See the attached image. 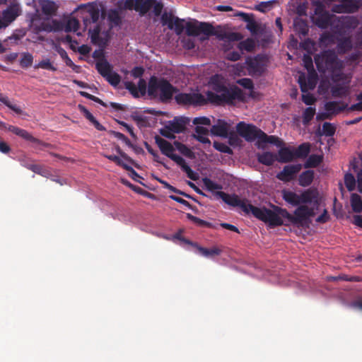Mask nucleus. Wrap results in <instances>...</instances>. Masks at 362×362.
Instances as JSON below:
<instances>
[{
	"mask_svg": "<svg viewBox=\"0 0 362 362\" xmlns=\"http://www.w3.org/2000/svg\"><path fill=\"white\" fill-rule=\"evenodd\" d=\"M215 196L221 199L224 203L233 206L239 207L246 214H252L257 219L269 224L271 227L281 226L284 224L281 217L276 212L266 208H259L250 203L246 199H241L235 194H229L223 191H216Z\"/></svg>",
	"mask_w": 362,
	"mask_h": 362,
	"instance_id": "nucleus-1",
	"label": "nucleus"
},
{
	"mask_svg": "<svg viewBox=\"0 0 362 362\" xmlns=\"http://www.w3.org/2000/svg\"><path fill=\"white\" fill-rule=\"evenodd\" d=\"M283 199L288 204L298 206L293 211V214L288 213L286 209L279 208L281 217L288 220L290 223L298 227L303 226L308 222L310 218L315 216V208L310 207L305 204H301L299 196L293 191H284Z\"/></svg>",
	"mask_w": 362,
	"mask_h": 362,
	"instance_id": "nucleus-2",
	"label": "nucleus"
},
{
	"mask_svg": "<svg viewBox=\"0 0 362 362\" xmlns=\"http://www.w3.org/2000/svg\"><path fill=\"white\" fill-rule=\"evenodd\" d=\"M186 35L190 37H197L204 35L207 37L216 36L217 39L228 42H238L242 36L239 33L227 32L221 26L215 28L212 24L206 22H199L197 20L185 23Z\"/></svg>",
	"mask_w": 362,
	"mask_h": 362,
	"instance_id": "nucleus-3",
	"label": "nucleus"
},
{
	"mask_svg": "<svg viewBox=\"0 0 362 362\" xmlns=\"http://www.w3.org/2000/svg\"><path fill=\"white\" fill-rule=\"evenodd\" d=\"M177 88L173 86L166 78H158L156 76H150L147 85V94L151 99H158L159 101L166 103L171 101Z\"/></svg>",
	"mask_w": 362,
	"mask_h": 362,
	"instance_id": "nucleus-4",
	"label": "nucleus"
},
{
	"mask_svg": "<svg viewBox=\"0 0 362 362\" xmlns=\"http://www.w3.org/2000/svg\"><path fill=\"white\" fill-rule=\"evenodd\" d=\"M124 8L126 10H134L142 16H145L152 9L154 16H160V13H162L163 4L157 0H125Z\"/></svg>",
	"mask_w": 362,
	"mask_h": 362,
	"instance_id": "nucleus-5",
	"label": "nucleus"
},
{
	"mask_svg": "<svg viewBox=\"0 0 362 362\" xmlns=\"http://www.w3.org/2000/svg\"><path fill=\"white\" fill-rule=\"evenodd\" d=\"M315 6L314 16H312V22L317 28L325 30L327 29L334 24L337 17L332 14L325 9V5L320 1L313 2Z\"/></svg>",
	"mask_w": 362,
	"mask_h": 362,
	"instance_id": "nucleus-6",
	"label": "nucleus"
},
{
	"mask_svg": "<svg viewBox=\"0 0 362 362\" xmlns=\"http://www.w3.org/2000/svg\"><path fill=\"white\" fill-rule=\"evenodd\" d=\"M210 99L218 103L232 104L234 100L243 101L244 94L237 86L228 88L226 86H221L218 94L208 92Z\"/></svg>",
	"mask_w": 362,
	"mask_h": 362,
	"instance_id": "nucleus-7",
	"label": "nucleus"
},
{
	"mask_svg": "<svg viewBox=\"0 0 362 362\" xmlns=\"http://www.w3.org/2000/svg\"><path fill=\"white\" fill-rule=\"evenodd\" d=\"M174 99H175L176 103L179 105L197 106L204 105L207 103L205 97L202 94L197 93H177Z\"/></svg>",
	"mask_w": 362,
	"mask_h": 362,
	"instance_id": "nucleus-8",
	"label": "nucleus"
},
{
	"mask_svg": "<svg viewBox=\"0 0 362 362\" xmlns=\"http://www.w3.org/2000/svg\"><path fill=\"white\" fill-rule=\"evenodd\" d=\"M236 132L239 136L243 137L245 141L252 142L261 136V133H264L260 129L252 124H245L244 122H238L236 125Z\"/></svg>",
	"mask_w": 362,
	"mask_h": 362,
	"instance_id": "nucleus-9",
	"label": "nucleus"
},
{
	"mask_svg": "<svg viewBox=\"0 0 362 362\" xmlns=\"http://www.w3.org/2000/svg\"><path fill=\"white\" fill-rule=\"evenodd\" d=\"M245 64L248 74L252 77H259L264 73L266 69L264 57L260 55L253 58H246Z\"/></svg>",
	"mask_w": 362,
	"mask_h": 362,
	"instance_id": "nucleus-10",
	"label": "nucleus"
},
{
	"mask_svg": "<svg viewBox=\"0 0 362 362\" xmlns=\"http://www.w3.org/2000/svg\"><path fill=\"white\" fill-rule=\"evenodd\" d=\"M155 143L158 146L162 154L168 157L172 160L181 162L184 160L182 157L173 153L174 146L168 141L159 136H156V137H155Z\"/></svg>",
	"mask_w": 362,
	"mask_h": 362,
	"instance_id": "nucleus-11",
	"label": "nucleus"
},
{
	"mask_svg": "<svg viewBox=\"0 0 362 362\" xmlns=\"http://www.w3.org/2000/svg\"><path fill=\"white\" fill-rule=\"evenodd\" d=\"M89 37L90 42L94 45L99 46L101 49H103L107 46L108 39L110 38L107 31H100V27L99 25L95 26L93 30H89Z\"/></svg>",
	"mask_w": 362,
	"mask_h": 362,
	"instance_id": "nucleus-12",
	"label": "nucleus"
},
{
	"mask_svg": "<svg viewBox=\"0 0 362 362\" xmlns=\"http://www.w3.org/2000/svg\"><path fill=\"white\" fill-rule=\"evenodd\" d=\"M301 164H291L284 165L283 170L277 173L276 178L279 180L288 182L293 180L296 174L300 172Z\"/></svg>",
	"mask_w": 362,
	"mask_h": 362,
	"instance_id": "nucleus-13",
	"label": "nucleus"
},
{
	"mask_svg": "<svg viewBox=\"0 0 362 362\" xmlns=\"http://www.w3.org/2000/svg\"><path fill=\"white\" fill-rule=\"evenodd\" d=\"M341 4H334L332 7L334 13H354L360 8V4L356 0H341Z\"/></svg>",
	"mask_w": 362,
	"mask_h": 362,
	"instance_id": "nucleus-14",
	"label": "nucleus"
},
{
	"mask_svg": "<svg viewBox=\"0 0 362 362\" xmlns=\"http://www.w3.org/2000/svg\"><path fill=\"white\" fill-rule=\"evenodd\" d=\"M124 87H125V89L129 90V93H130L134 98H139L140 96H144L146 93V81L142 78L139 79L138 86H136V85L132 81H124Z\"/></svg>",
	"mask_w": 362,
	"mask_h": 362,
	"instance_id": "nucleus-15",
	"label": "nucleus"
},
{
	"mask_svg": "<svg viewBox=\"0 0 362 362\" xmlns=\"http://www.w3.org/2000/svg\"><path fill=\"white\" fill-rule=\"evenodd\" d=\"M189 123V119L185 117H176L170 120L165 125V129H168L172 133H183L186 129V126Z\"/></svg>",
	"mask_w": 362,
	"mask_h": 362,
	"instance_id": "nucleus-16",
	"label": "nucleus"
},
{
	"mask_svg": "<svg viewBox=\"0 0 362 362\" xmlns=\"http://www.w3.org/2000/svg\"><path fill=\"white\" fill-rule=\"evenodd\" d=\"M316 73L308 72L307 78L303 74L298 76V84H300V91L302 93H308V90L315 89L316 84Z\"/></svg>",
	"mask_w": 362,
	"mask_h": 362,
	"instance_id": "nucleus-17",
	"label": "nucleus"
},
{
	"mask_svg": "<svg viewBox=\"0 0 362 362\" xmlns=\"http://www.w3.org/2000/svg\"><path fill=\"white\" fill-rule=\"evenodd\" d=\"M298 196H300V204H302V205L313 204L315 207H317L320 204V201H318V192L315 188H308L303 191Z\"/></svg>",
	"mask_w": 362,
	"mask_h": 362,
	"instance_id": "nucleus-18",
	"label": "nucleus"
},
{
	"mask_svg": "<svg viewBox=\"0 0 362 362\" xmlns=\"http://www.w3.org/2000/svg\"><path fill=\"white\" fill-rule=\"evenodd\" d=\"M235 16L241 17L243 22L246 23V29L252 35H257L259 31V26L253 18V14H248L243 12H238Z\"/></svg>",
	"mask_w": 362,
	"mask_h": 362,
	"instance_id": "nucleus-19",
	"label": "nucleus"
},
{
	"mask_svg": "<svg viewBox=\"0 0 362 362\" xmlns=\"http://www.w3.org/2000/svg\"><path fill=\"white\" fill-rule=\"evenodd\" d=\"M180 240L188 245L197 247L198 252H199V253L202 254L203 257H213L214 256L219 255L220 254H221V250L216 247H213L211 248H205L203 247L202 246L198 245L197 243H192L190 240L185 238H181Z\"/></svg>",
	"mask_w": 362,
	"mask_h": 362,
	"instance_id": "nucleus-20",
	"label": "nucleus"
},
{
	"mask_svg": "<svg viewBox=\"0 0 362 362\" xmlns=\"http://www.w3.org/2000/svg\"><path fill=\"white\" fill-rule=\"evenodd\" d=\"M104 156L109 159V160L114 162L117 165L122 167L124 170L130 173L131 178H132L133 180L138 182L137 178L141 177L133 168L124 163L119 156L115 155H105Z\"/></svg>",
	"mask_w": 362,
	"mask_h": 362,
	"instance_id": "nucleus-21",
	"label": "nucleus"
},
{
	"mask_svg": "<svg viewBox=\"0 0 362 362\" xmlns=\"http://www.w3.org/2000/svg\"><path fill=\"white\" fill-rule=\"evenodd\" d=\"M7 131L23 138V139L30 141V143L40 144V141L37 138L32 136L28 131L21 129L13 125H8L6 128Z\"/></svg>",
	"mask_w": 362,
	"mask_h": 362,
	"instance_id": "nucleus-22",
	"label": "nucleus"
},
{
	"mask_svg": "<svg viewBox=\"0 0 362 362\" xmlns=\"http://www.w3.org/2000/svg\"><path fill=\"white\" fill-rule=\"evenodd\" d=\"M228 124L223 120L218 119L216 124L212 125L211 129H210V134L214 136L226 138L228 135Z\"/></svg>",
	"mask_w": 362,
	"mask_h": 362,
	"instance_id": "nucleus-23",
	"label": "nucleus"
},
{
	"mask_svg": "<svg viewBox=\"0 0 362 362\" xmlns=\"http://www.w3.org/2000/svg\"><path fill=\"white\" fill-rule=\"evenodd\" d=\"M277 161L281 163H288L296 157L293 151L288 147H281L277 152Z\"/></svg>",
	"mask_w": 362,
	"mask_h": 362,
	"instance_id": "nucleus-24",
	"label": "nucleus"
},
{
	"mask_svg": "<svg viewBox=\"0 0 362 362\" xmlns=\"http://www.w3.org/2000/svg\"><path fill=\"white\" fill-rule=\"evenodd\" d=\"M347 105L340 102L329 101L325 104V110L329 114L334 115L341 112L343 110H346Z\"/></svg>",
	"mask_w": 362,
	"mask_h": 362,
	"instance_id": "nucleus-25",
	"label": "nucleus"
},
{
	"mask_svg": "<svg viewBox=\"0 0 362 362\" xmlns=\"http://www.w3.org/2000/svg\"><path fill=\"white\" fill-rule=\"evenodd\" d=\"M195 134H193V138L202 143L203 144H208V146L211 145L210 140L206 136L208 135V133L210 132L208 129L202 127L200 125H197L194 129Z\"/></svg>",
	"mask_w": 362,
	"mask_h": 362,
	"instance_id": "nucleus-26",
	"label": "nucleus"
},
{
	"mask_svg": "<svg viewBox=\"0 0 362 362\" xmlns=\"http://www.w3.org/2000/svg\"><path fill=\"white\" fill-rule=\"evenodd\" d=\"M78 110L85 116L86 119L90 121L98 131H104L105 128L100 124L88 109L82 105H78Z\"/></svg>",
	"mask_w": 362,
	"mask_h": 362,
	"instance_id": "nucleus-27",
	"label": "nucleus"
},
{
	"mask_svg": "<svg viewBox=\"0 0 362 362\" xmlns=\"http://www.w3.org/2000/svg\"><path fill=\"white\" fill-rule=\"evenodd\" d=\"M88 17L83 18V23L86 25L87 22L96 23L100 18V8L95 4H90L88 6Z\"/></svg>",
	"mask_w": 362,
	"mask_h": 362,
	"instance_id": "nucleus-28",
	"label": "nucleus"
},
{
	"mask_svg": "<svg viewBox=\"0 0 362 362\" xmlns=\"http://www.w3.org/2000/svg\"><path fill=\"white\" fill-rule=\"evenodd\" d=\"M40 10L42 13L47 16H52L57 11V6L53 1L51 0H38Z\"/></svg>",
	"mask_w": 362,
	"mask_h": 362,
	"instance_id": "nucleus-29",
	"label": "nucleus"
},
{
	"mask_svg": "<svg viewBox=\"0 0 362 362\" xmlns=\"http://www.w3.org/2000/svg\"><path fill=\"white\" fill-rule=\"evenodd\" d=\"M257 161L264 165L271 166L277 161V156L273 152H262L257 154Z\"/></svg>",
	"mask_w": 362,
	"mask_h": 362,
	"instance_id": "nucleus-30",
	"label": "nucleus"
},
{
	"mask_svg": "<svg viewBox=\"0 0 362 362\" xmlns=\"http://www.w3.org/2000/svg\"><path fill=\"white\" fill-rule=\"evenodd\" d=\"M315 57L324 61L325 64L328 65L331 69L334 67L337 60V55L331 51H325L321 54H317Z\"/></svg>",
	"mask_w": 362,
	"mask_h": 362,
	"instance_id": "nucleus-31",
	"label": "nucleus"
},
{
	"mask_svg": "<svg viewBox=\"0 0 362 362\" xmlns=\"http://www.w3.org/2000/svg\"><path fill=\"white\" fill-rule=\"evenodd\" d=\"M293 28L298 34L305 36L308 33V25L305 20L297 18L293 21Z\"/></svg>",
	"mask_w": 362,
	"mask_h": 362,
	"instance_id": "nucleus-32",
	"label": "nucleus"
},
{
	"mask_svg": "<svg viewBox=\"0 0 362 362\" xmlns=\"http://www.w3.org/2000/svg\"><path fill=\"white\" fill-rule=\"evenodd\" d=\"M257 140H259V143L269 144L275 145L277 147H281L282 146L281 140H280L277 136H269L264 132H262V136L257 138Z\"/></svg>",
	"mask_w": 362,
	"mask_h": 362,
	"instance_id": "nucleus-33",
	"label": "nucleus"
},
{
	"mask_svg": "<svg viewBox=\"0 0 362 362\" xmlns=\"http://www.w3.org/2000/svg\"><path fill=\"white\" fill-rule=\"evenodd\" d=\"M0 102H1V103H3L4 105H5L8 108H9V110H11V111H13V112H15L16 114L17 115H26V114H25L23 112V111L21 110V107H19L18 105H17L16 104H14L13 103H11L10 100H9V98H8V97L4 95L2 93H0Z\"/></svg>",
	"mask_w": 362,
	"mask_h": 362,
	"instance_id": "nucleus-34",
	"label": "nucleus"
},
{
	"mask_svg": "<svg viewBox=\"0 0 362 362\" xmlns=\"http://www.w3.org/2000/svg\"><path fill=\"white\" fill-rule=\"evenodd\" d=\"M313 180V171L308 170L303 171L302 174L298 176V185L300 187H308Z\"/></svg>",
	"mask_w": 362,
	"mask_h": 362,
	"instance_id": "nucleus-35",
	"label": "nucleus"
},
{
	"mask_svg": "<svg viewBox=\"0 0 362 362\" xmlns=\"http://www.w3.org/2000/svg\"><path fill=\"white\" fill-rule=\"evenodd\" d=\"M96 69L98 72H99V74L102 76L115 73V71H112V66H110V63H108L107 60H103L101 62H97Z\"/></svg>",
	"mask_w": 362,
	"mask_h": 362,
	"instance_id": "nucleus-36",
	"label": "nucleus"
},
{
	"mask_svg": "<svg viewBox=\"0 0 362 362\" xmlns=\"http://www.w3.org/2000/svg\"><path fill=\"white\" fill-rule=\"evenodd\" d=\"M322 156L317 154H312L308 156L305 164H303V167H305V168H315L322 163Z\"/></svg>",
	"mask_w": 362,
	"mask_h": 362,
	"instance_id": "nucleus-37",
	"label": "nucleus"
},
{
	"mask_svg": "<svg viewBox=\"0 0 362 362\" xmlns=\"http://www.w3.org/2000/svg\"><path fill=\"white\" fill-rule=\"evenodd\" d=\"M173 145L175 146L176 149L178 150L181 154L186 156V158H189L190 159L195 158V155L194 154L193 151H191V149L188 148L185 144L175 141H174Z\"/></svg>",
	"mask_w": 362,
	"mask_h": 362,
	"instance_id": "nucleus-38",
	"label": "nucleus"
},
{
	"mask_svg": "<svg viewBox=\"0 0 362 362\" xmlns=\"http://www.w3.org/2000/svg\"><path fill=\"white\" fill-rule=\"evenodd\" d=\"M57 52H58L59 57H61V58L63 59L64 61H65L66 66L71 68L74 71H77L76 70L78 69V66H76L71 61V58L69 57V55L67 54L65 49L59 47L58 48H57Z\"/></svg>",
	"mask_w": 362,
	"mask_h": 362,
	"instance_id": "nucleus-39",
	"label": "nucleus"
},
{
	"mask_svg": "<svg viewBox=\"0 0 362 362\" xmlns=\"http://www.w3.org/2000/svg\"><path fill=\"white\" fill-rule=\"evenodd\" d=\"M351 207H352L353 211L357 214H360L362 211L361 198V196L356 193H354L351 195Z\"/></svg>",
	"mask_w": 362,
	"mask_h": 362,
	"instance_id": "nucleus-40",
	"label": "nucleus"
},
{
	"mask_svg": "<svg viewBox=\"0 0 362 362\" xmlns=\"http://www.w3.org/2000/svg\"><path fill=\"white\" fill-rule=\"evenodd\" d=\"M175 162L177 165L180 166L181 170L187 175L188 178L194 181L197 180V175H196V173L191 169L190 166L186 163L185 160H182L181 162Z\"/></svg>",
	"mask_w": 362,
	"mask_h": 362,
	"instance_id": "nucleus-41",
	"label": "nucleus"
},
{
	"mask_svg": "<svg viewBox=\"0 0 362 362\" xmlns=\"http://www.w3.org/2000/svg\"><path fill=\"white\" fill-rule=\"evenodd\" d=\"M33 57L29 52H23L21 54L20 65L21 68L27 69L33 65Z\"/></svg>",
	"mask_w": 362,
	"mask_h": 362,
	"instance_id": "nucleus-42",
	"label": "nucleus"
},
{
	"mask_svg": "<svg viewBox=\"0 0 362 362\" xmlns=\"http://www.w3.org/2000/svg\"><path fill=\"white\" fill-rule=\"evenodd\" d=\"M356 179L353 174L348 173L345 174V177H344V182H345V186L346 189L349 192H353L356 188Z\"/></svg>",
	"mask_w": 362,
	"mask_h": 362,
	"instance_id": "nucleus-43",
	"label": "nucleus"
},
{
	"mask_svg": "<svg viewBox=\"0 0 362 362\" xmlns=\"http://www.w3.org/2000/svg\"><path fill=\"white\" fill-rule=\"evenodd\" d=\"M315 115V108L308 107L303 112V124L308 125Z\"/></svg>",
	"mask_w": 362,
	"mask_h": 362,
	"instance_id": "nucleus-44",
	"label": "nucleus"
},
{
	"mask_svg": "<svg viewBox=\"0 0 362 362\" xmlns=\"http://www.w3.org/2000/svg\"><path fill=\"white\" fill-rule=\"evenodd\" d=\"M176 18H179L174 16L171 13H164L161 16V23L163 25L168 26L169 29L173 30V24Z\"/></svg>",
	"mask_w": 362,
	"mask_h": 362,
	"instance_id": "nucleus-45",
	"label": "nucleus"
},
{
	"mask_svg": "<svg viewBox=\"0 0 362 362\" xmlns=\"http://www.w3.org/2000/svg\"><path fill=\"white\" fill-rule=\"evenodd\" d=\"M186 217H187L188 220L197 223L198 226L200 227H207V228H211L212 224L208 221H205L203 219H201L198 216H195L189 213L186 214Z\"/></svg>",
	"mask_w": 362,
	"mask_h": 362,
	"instance_id": "nucleus-46",
	"label": "nucleus"
},
{
	"mask_svg": "<svg viewBox=\"0 0 362 362\" xmlns=\"http://www.w3.org/2000/svg\"><path fill=\"white\" fill-rule=\"evenodd\" d=\"M295 155L297 156V158H305L308 156L309 153V144L307 143H303L298 146L296 150H293Z\"/></svg>",
	"mask_w": 362,
	"mask_h": 362,
	"instance_id": "nucleus-47",
	"label": "nucleus"
},
{
	"mask_svg": "<svg viewBox=\"0 0 362 362\" xmlns=\"http://www.w3.org/2000/svg\"><path fill=\"white\" fill-rule=\"evenodd\" d=\"M35 69H42L52 71H57V68L52 65L49 59H45L38 62L37 64L35 65Z\"/></svg>",
	"mask_w": 362,
	"mask_h": 362,
	"instance_id": "nucleus-48",
	"label": "nucleus"
},
{
	"mask_svg": "<svg viewBox=\"0 0 362 362\" xmlns=\"http://www.w3.org/2000/svg\"><path fill=\"white\" fill-rule=\"evenodd\" d=\"M79 23L76 18H71L68 20L65 25V32H76L78 30Z\"/></svg>",
	"mask_w": 362,
	"mask_h": 362,
	"instance_id": "nucleus-49",
	"label": "nucleus"
},
{
	"mask_svg": "<svg viewBox=\"0 0 362 362\" xmlns=\"http://www.w3.org/2000/svg\"><path fill=\"white\" fill-rule=\"evenodd\" d=\"M203 185H204L205 188L209 191L214 190H219L221 189L222 186L214 181L210 180L208 177H205L203 179Z\"/></svg>",
	"mask_w": 362,
	"mask_h": 362,
	"instance_id": "nucleus-50",
	"label": "nucleus"
},
{
	"mask_svg": "<svg viewBox=\"0 0 362 362\" xmlns=\"http://www.w3.org/2000/svg\"><path fill=\"white\" fill-rule=\"evenodd\" d=\"M238 49L240 50H245L246 52H251L254 49L253 40L250 38L246 39V40L240 41L238 43Z\"/></svg>",
	"mask_w": 362,
	"mask_h": 362,
	"instance_id": "nucleus-51",
	"label": "nucleus"
},
{
	"mask_svg": "<svg viewBox=\"0 0 362 362\" xmlns=\"http://www.w3.org/2000/svg\"><path fill=\"white\" fill-rule=\"evenodd\" d=\"M102 77L106 79V81L114 87L118 86L119 82H121V76L117 73H113Z\"/></svg>",
	"mask_w": 362,
	"mask_h": 362,
	"instance_id": "nucleus-52",
	"label": "nucleus"
},
{
	"mask_svg": "<svg viewBox=\"0 0 362 362\" xmlns=\"http://www.w3.org/2000/svg\"><path fill=\"white\" fill-rule=\"evenodd\" d=\"M184 22V19H181L179 18H176L175 21H174L173 30L177 35H180L182 33H183L185 28Z\"/></svg>",
	"mask_w": 362,
	"mask_h": 362,
	"instance_id": "nucleus-53",
	"label": "nucleus"
},
{
	"mask_svg": "<svg viewBox=\"0 0 362 362\" xmlns=\"http://www.w3.org/2000/svg\"><path fill=\"white\" fill-rule=\"evenodd\" d=\"M214 148L221 153L232 154V149L226 144L218 141L214 142Z\"/></svg>",
	"mask_w": 362,
	"mask_h": 362,
	"instance_id": "nucleus-54",
	"label": "nucleus"
},
{
	"mask_svg": "<svg viewBox=\"0 0 362 362\" xmlns=\"http://www.w3.org/2000/svg\"><path fill=\"white\" fill-rule=\"evenodd\" d=\"M25 168L33 172L35 174L41 175L42 176H46V175H47V171L44 168H42V165L37 164L27 165V168Z\"/></svg>",
	"mask_w": 362,
	"mask_h": 362,
	"instance_id": "nucleus-55",
	"label": "nucleus"
},
{
	"mask_svg": "<svg viewBox=\"0 0 362 362\" xmlns=\"http://www.w3.org/2000/svg\"><path fill=\"white\" fill-rule=\"evenodd\" d=\"M335 132V128L334 125L328 122H325L322 124V134L326 136H332Z\"/></svg>",
	"mask_w": 362,
	"mask_h": 362,
	"instance_id": "nucleus-56",
	"label": "nucleus"
},
{
	"mask_svg": "<svg viewBox=\"0 0 362 362\" xmlns=\"http://www.w3.org/2000/svg\"><path fill=\"white\" fill-rule=\"evenodd\" d=\"M78 93H80V95H81V96H83V97H84V98H87V99H88L90 100H92V101H93V102H95V103H98V104H99V105H102V106H103L105 107H107V104L105 103V102H103L101 99H100L99 98H98V97H96V96H95L93 95H91L90 93H88L83 92V91H81Z\"/></svg>",
	"mask_w": 362,
	"mask_h": 362,
	"instance_id": "nucleus-57",
	"label": "nucleus"
},
{
	"mask_svg": "<svg viewBox=\"0 0 362 362\" xmlns=\"http://www.w3.org/2000/svg\"><path fill=\"white\" fill-rule=\"evenodd\" d=\"M303 66L307 69L308 72H315L313 69V59L308 54H305L303 57Z\"/></svg>",
	"mask_w": 362,
	"mask_h": 362,
	"instance_id": "nucleus-58",
	"label": "nucleus"
},
{
	"mask_svg": "<svg viewBox=\"0 0 362 362\" xmlns=\"http://www.w3.org/2000/svg\"><path fill=\"white\" fill-rule=\"evenodd\" d=\"M238 84H239V86H240L246 89L250 90H252V89H253L252 80H251L249 78H243L238 80Z\"/></svg>",
	"mask_w": 362,
	"mask_h": 362,
	"instance_id": "nucleus-59",
	"label": "nucleus"
},
{
	"mask_svg": "<svg viewBox=\"0 0 362 362\" xmlns=\"http://www.w3.org/2000/svg\"><path fill=\"white\" fill-rule=\"evenodd\" d=\"M193 124L196 126L205 125L209 126L211 124L210 119L207 117H197L193 119Z\"/></svg>",
	"mask_w": 362,
	"mask_h": 362,
	"instance_id": "nucleus-60",
	"label": "nucleus"
},
{
	"mask_svg": "<svg viewBox=\"0 0 362 362\" xmlns=\"http://www.w3.org/2000/svg\"><path fill=\"white\" fill-rule=\"evenodd\" d=\"M315 64L320 72L325 73L327 69H330L322 60L316 57H315Z\"/></svg>",
	"mask_w": 362,
	"mask_h": 362,
	"instance_id": "nucleus-61",
	"label": "nucleus"
},
{
	"mask_svg": "<svg viewBox=\"0 0 362 362\" xmlns=\"http://www.w3.org/2000/svg\"><path fill=\"white\" fill-rule=\"evenodd\" d=\"M109 20L110 22L113 23L115 25H118L121 23V18L119 16V13L117 11H112L109 14Z\"/></svg>",
	"mask_w": 362,
	"mask_h": 362,
	"instance_id": "nucleus-62",
	"label": "nucleus"
},
{
	"mask_svg": "<svg viewBox=\"0 0 362 362\" xmlns=\"http://www.w3.org/2000/svg\"><path fill=\"white\" fill-rule=\"evenodd\" d=\"M17 14L13 9H7L4 12V18L8 22H12L16 18Z\"/></svg>",
	"mask_w": 362,
	"mask_h": 362,
	"instance_id": "nucleus-63",
	"label": "nucleus"
},
{
	"mask_svg": "<svg viewBox=\"0 0 362 362\" xmlns=\"http://www.w3.org/2000/svg\"><path fill=\"white\" fill-rule=\"evenodd\" d=\"M274 3V1H269L267 2H262L259 6H257V10L264 13L269 9H270L271 6H272V4Z\"/></svg>",
	"mask_w": 362,
	"mask_h": 362,
	"instance_id": "nucleus-64",
	"label": "nucleus"
}]
</instances>
